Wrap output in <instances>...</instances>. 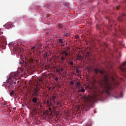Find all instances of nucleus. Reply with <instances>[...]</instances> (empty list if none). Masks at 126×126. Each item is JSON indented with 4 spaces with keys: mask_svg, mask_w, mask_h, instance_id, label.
<instances>
[{
    "mask_svg": "<svg viewBox=\"0 0 126 126\" xmlns=\"http://www.w3.org/2000/svg\"><path fill=\"white\" fill-rule=\"evenodd\" d=\"M94 71L96 74L98 73H100L103 75L102 80H99L98 84L99 86L102 88V89L105 91V92L108 95H111V92L113 89L112 86H114V87H118L120 84L119 81L116 79L117 77V75L115 72L112 74L111 77H109L107 75L104 74L105 71L102 70H100L99 68H95L94 69Z\"/></svg>",
    "mask_w": 126,
    "mask_h": 126,
    "instance_id": "1",
    "label": "nucleus"
},
{
    "mask_svg": "<svg viewBox=\"0 0 126 126\" xmlns=\"http://www.w3.org/2000/svg\"><path fill=\"white\" fill-rule=\"evenodd\" d=\"M18 73L13 72L10 74V78L11 79V81H13L14 85L15 84H18L19 83V81H18Z\"/></svg>",
    "mask_w": 126,
    "mask_h": 126,
    "instance_id": "2",
    "label": "nucleus"
},
{
    "mask_svg": "<svg viewBox=\"0 0 126 126\" xmlns=\"http://www.w3.org/2000/svg\"><path fill=\"white\" fill-rule=\"evenodd\" d=\"M13 83V82L11 81V79H10V77L7 80V86L6 87H7V89L9 91H11V90H13L14 89V87L16 86Z\"/></svg>",
    "mask_w": 126,
    "mask_h": 126,
    "instance_id": "3",
    "label": "nucleus"
},
{
    "mask_svg": "<svg viewBox=\"0 0 126 126\" xmlns=\"http://www.w3.org/2000/svg\"><path fill=\"white\" fill-rule=\"evenodd\" d=\"M39 91H40V89L38 88L34 89L32 93V96H37L39 94Z\"/></svg>",
    "mask_w": 126,
    "mask_h": 126,
    "instance_id": "4",
    "label": "nucleus"
},
{
    "mask_svg": "<svg viewBox=\"0 0 126 126\" xmlns=\"http://www.w3.org/2000/svg\"><path fill=\"white\" fill-rule=\"evenodd\" d=\"M13 50L15 52L16 54H19L20 52V47H19V45L17 44L14 47Z\"/></svg>",
    "mask_w": 126,
    "mask_h": 126,
    "instance_id": "5",
    "label": "nucleus"
},
{
    "mask_svg": "<svg viewBox=\"0 0 126 126\" xmlns=\"http://www.w3.org/2000/svg\"><path fill=\"white\" fill-rule=\"evenodd\" d=\"M69 53V48L67 47L65 50H64L63 55H64L65 57H68L70 55Z\"/></svg>",
    "mask_w": 126,
    "mask_h": 126,
    "instance_id": "6",
    "label": "nucleus"
},
{
    "mask_svg": "<svg viewBox=\"0 0 126 126\" xmlns=\"http://www.w3.org/2000/svg\"><path fill=\"white\" fill-rule=\"evenodd\" d=\"M115 32L114 35L116 37H118V36L120 37L121 36V34H123V32H122L121 30L117 31V30H115Z\"/></svg>",
    "mask_w": 126,
    "mask_h": 126,
    "instance_id": "7",
    "label": "nucleus"
},
{
    "mask_svg": "<svg viewBox=\"0 0 126 126\" xmlns=\"http://www.w3.org/2000/svg\"><path fill=\"white\" fill-rule=\"evenodd\" d=\"M126 18V15H125V14H122L118 18V21H123L124 20V18Z\"/></svg>",
    "mask_w": 126,
    "mask_h": 126,
    "instance_id": "8",
    "label": "nucleus"
},
{
    "mask_svg": "<svg viewBox=\"0 0 126 126\" xmlns=\"http://www.w3.org/2000/svg\"><path fill=\"white\" fill-rule=\"evenodd\" d=\"M56 99H57V94H53V95L51 97V100L53 103H56Z\"/></svg>",
    "mask_w": 126,
    "mask_h": 126,
    "instance_id": "9",
    "label": "nucleus"
},
{
    "mask_svg": "<svg viewBox=\"0 0 126 126\" xmlns=\"http://www.w3.org/2000/svg\"><path fill=\"white\" fill-rule=\"evenodd\" d=\"M109 25H110V27H107L108 28H109L110 29V28L111 27H112V23H113V24H115V25H116V24H115V22L113 20L111 21L110 20H109Z\"/></svg>",
    "mask_w": 126,
    "mask_h": 126,
    "instance_id": "10",
    "label": "nucleus"
},
{
    "mask_svg": "<svg viewBox=\"0 0 126 126\" xmlns=\"http://www.w3.org/2000/svg\"><path fill=\"white\" fill-rule=\"evenodd\" d=\"M10 95L12 97H14L15 96V91H12L10 92Z\"/></svg>",
    "mask_w": 126,
    "mask_h": 126,
    "instance_id": "11",
    "label": "nucleus"
},
{
    "mask_svg": "<svg viewBox=\"0 0 126 126\" xmlns=\"http://www.w3.org/2000/svg\"><path fill=\"white\" fill-rule=\"evenodd\" d=\"M77 59L78 60L82 61V60H83V57L82 55H78L77 57Z\"/></svg>",
    "mask_w": 126,
    "mask_h": 126,
    "instance_id": "12",
    "label": "nucleus"
},
{
    "mask_svg": "<svg viewBox=\"0 0 126 126\" xmlns=\"http://www.w3.org/2000/svg\"><path fill=\"white\" fill-rule=\"evenodd\" d=\"M81 84H80V82H78L76 84V86L78 88H82V87H81Z\"/></svg>",
    "mask_w": 126,
    "mask_h": 126,
    "instance_id": "13",
    "label": "nucleus"
},
{
    "mask_svg": "<svg viewBox=\"0 0 126 126\" xmlns=\"http://www.w3.org/2000/svg\"><path fill=\"white\" fill-rule=\"evenodd\" d=\"M56 106H58V107H62V102H61V101H56Z\"/></svg>",
    "mask_w": 126,
    "mask_h": 126,
    "instance_id": "14",
    "label": "nucleus"
},
{
    "mask_svg": "<svg viewBox=\"0 0 126 126\" xmlns=\"http://www.w3.org/2000/svg\"><path fill=\"white\" fill-rule=\"evenodd\" d=\"M64 4L67 8H69L70 5L68 3L64 2Z\"/></svg>",
    "mask_w": 126,
    "mask_h": 126,
    "instance_id": "15",
    "label": "nucleus"
},
{
    "mask_svg": "<svg viewBox=\"0 0 126 126\" xmlns=\"http://www.w3.org/2000/svg\"><path fill=\"white\" fill-rule=\"evenodd\" d=\"M37 97L33 98L32 99L33 103H34L35 104H36V103H37Z\"/></svg>",
    "mask_w": 126,
    "mask_h": 126,
    "instance_id": "16",
    "label": "nucleus"
},
{
    "mask_svg": "<svg viewBox=\"0 0 126 126\" xmlns=\"http://www.w3.org/2000/svg\"><path fill=\"white\" fill-rule=\"evenodd\" d=\"M78 92H82L83 93H84V92H85V89H84V88H83V87L82 88V89L78 91Z\"/></svg>",
    "mask_w": 126,
    "mask_h": 126,
    "instance_id": "17",
    "label": "nucleus"
},
{
    "mask_svg": "<svg viewBox=\"0 0 126 126\" xmlns=\"http://www.w3.org/2000/svg\"><path fill=\"white\" fill-rule=\"evenodd\" d=\"M46 103L47 104L48 107H50L51 105H52V103H50V101L49 100L47 101Z\"/></svg>",
    "mask_w": 126,
    "mask_h": 126,
    "instance_id": "18",
    "label": "nucleus"
},
{
    "mask_svg": "<svg viewBox=\"0 0 126 126\" xmlns=\"http://www.w3.org/2000/svg\"><path fill=\"white\" fill-rule=\"evenodd\" d=\"M92 126V122H90L88 123V124L86 125V126Z\"/></svg>",
    "mask_w": 126,
    "mask_h": 126,
    "instance_id": "19",
    "label": "nucleus"
},
{
    "mask_svg": "<svg viewBox=\"0 0 126 126\" xmlns=\"http://www.w3.org/2000/svg\"><path fill=\"white\" fill-rule=\"evenodd\" d=\"M59 28H60V29H62V28H63V25H62V24H59Z\"/></svg>",
    "mask_w": 126,
    "mask_h": 126,
    "instance_id": "20",
    "label": "nucleus"
},
{
    "mask_svg": "<svg viewBox=\"0 0 126 126\" xmlns=\"http://www.w3.org/2000/svg\"><path fill=\"white\" fill-rule=\"evenodd\" d=\"M59 43H63V39H59Z\"/></svg>",
    "mask_w": 126,
    "mask_h": 126,
    "instance_id": "21",
    "label": "nucleus"
},
{
    "mask_svg": "<svg viewBox=\"0 0 126 126\" xmlns=\"http://www.w3.org/2000/svg\"><path fill=\"white\" fill-rule=\"evenodd\" d=\"M76 73H78V74H79L80 71L79 70H78V69H77L76 70Z\"/></svg>",
    "mask_w": 126,
    "mask_h": 126,
    "instance_id": "22",
    "label": "nucleus"
},
{
    "mask_svg": "<svg viewBox=\"0 0 126 126\" xmlns=\"http://www.w3.org/2000/svg\"><path fill=\"white\" fill-rule=\"evenodd\" d=\"M47 57H48V55H47V53H45L44 54V58H47Z\"/></svg>",
    "mask_w": 126,
    "mask_h": 126,
    "instance_id": "23",
    "label": "nucleus"
},
{
    "mask_svg": "<svg viewBox=\"0 0 126 126\" xmlns=\"http://www.w3.org/2000/svg\"><path fill=\"white\" fill-rule=\"evenodd\" d=\"M63 68H62L61 69H60V73H62V71H63Z\"/></svg>",
    "mask_w": 126,
    "mask_h": 126,
    "instance_id": "24",
    "label": "nucleus"
},
{
    "mask_svg": "<svg viewBox=\"0 0 126 126\" xmlns=\"http://www.w3.org/2000/svg\"><path fill=\"white\" fill-rule=\"evenodd\" d=\"M64 36H66V37H67V36H68V33H64Z\"/></svg>",
    "mask_w": 126,
    "mask_h": 126,
    "instance_id": "25",
    "label": "nucleus"
},
{
    "mask_svg": "<svg viewBox=\"0 0 126 126\" xmlns=\"http://www.w3.org/2000/svg\"><path fill=\"white\" fill-rule=\"evenodd\" d=\"M75 38L76 39H78V38H79V35H76Z\"/></svg>",
    "mask_w": 126,
    "mask_h": 126,
    "instance_id": "26",
    "label": "nucleus"
},
{
    "mask_svg": "<svg viewBox=\"0 0 126 126\" xmlns=\"http://www.w3.org/2000/svg\"><path fill=\"white\" fill-rule=\"evenodd\" d=\"M70 65H73V62H70Z\"/></svg>",
    "mask_w": 126,
    "mask_h": 126,
    "instance_id": "27",
    "label": "nucleus"
},
{
    "mask_svg": "<svg viewBox=\"0 0 126 126\" xmlns=\"http://www.w3.org/2000/svg\"><path fill=\"white\" fill-rule=\"evenodd\" d=\"M35 49V46H32V50H34Z\"/></svg>",
    "mask_w": 126,
    "mask_h": 126,
    "instance_id": "28",
    "label": "nucleus"
},
{
    "mask_svg": "<svg viewBox=\"0 0 126 126\" xmlns=\"http://www.w3.org/2000/svg\"><path fill=\"white\" fill-rule=\"evenodd\" d=\"M48 110H49V112H50V111L52 110V108H51V107H49V109H48Z\"/></svg>",
    "mask_w": 126,
    "mask_h": 126,
    "instance_id": "29",
    "label": "nucleus"
},
{
    "mask_svg": "<svg viewBox=\"0 0 126 126\" xmlns=\"http://www.w3.org/2000/svg\"><path fill=\"white\" fill-rule=\"evenodd\" d=\"M70 84L73 85V81H71Z\"/></svg>",
    "mask_w": 126,
    "mask_h": 126,
    "instance_id": "30",
    "label": "nucleus"
},
{
    "mask_svg": "<svg viewBox=\"0 0 126 126\" xmlns=\"http://www.w3.org/2000/svg\"><path fill=\"white\" fill-rule=\"evenodd\" d=\"M55 80H56V81H58V80H59V78H56L55 79Z\"/></svg>",
    "mask_w": 126,
    "mask_h": 126,
    "instance_id": "31",
    "label": "nucleus"
},
{
    "mask_svg": "<svg viewBox=\"0 0 126 126\" xmlns=\"http://www.w3.org/2000/svg\"><path fill=\"white\" fill-rule=\"evenodd\" d=\"M85 110L86 112H87V111H88V109H87V108H85Z\"/></svg>",
    "mask_w": 126,
    "mask_h": 126,
    "instance_id": "32",
    "label": "nucleus"
},
{
    "mask_svg": "<svg viewBox=\"0 0 126 126\" xmlns=\"http://www.w3.org/2000/svg\"><path fill=\"white\" fill-rule=\"evenodd\" d=\"M62 60L63 61V57H61Z\"/></svg>",
    "mask_w": 126,
    "mask_h": 126,
    "instance_id": "33",
    "label": "nucleus"
},
{
    "mask_svg": "<svg viewBox=\"0 0 126 126\" xmlns=\"http://www.w3.org/2000/svg\"><path fill=\"white\" fill-rule=\"evenodd\" d=\"M21 63H21V62H19V64H21Z\"/></svg>",
    "mask_w": 126,
    "mask_h": 126,
    "instance_id": "34",
    "label": "nucleus"
},
{
    "mask_svg": "<svg viewBox=\"0 0 126 126\" xmlns=\"http://www.w3.org/2000/svg\"><path fill=\"white\" fill-rule=\"evenodd\" d=\"M61 46H62V47H63V44L62 43V44H61Z\"/></svg>",
    "mask_w": 126,
    "mask_h": 126,
    "instance_id": "35",
    "label": "nucleus"
},
{
    "mask_svg": "<svg viewBox=\"0 0 126 126\" xmlns=\"http://www.w3.org/2000/svg\"><path fill=\"white\" fill-rule=\"evenodd\" d=\"M119 7H120V6H117V9H119Z\"/></svg>",
    "mask_w": 126,
    "mask_h": 126,
    "instance_id": "36",
    "label": "nucleus"
},
{
    "mask_svg": "<svg viewBox=\"0 0 126 126\" xmlns=\"http://www.w3.org/2000/svg\"><path fill=\"white\" fill-rule=\"evenodd\" d=\"M87 56H88L89 55V52H87Z\"/></svg>",
    "mask_w": 126,
    "mask_h": 126,
    "instance_id": "37",
    "label": "nucleus"
},
{
    "mask_svg": "<svg viewBox=\"0 0 126 126\" xmlns=\"http://www.w3.org/2000/svg\"><path fill=\"white\" fill-rule=\"evenodd\" d=\"M59 71H60V70H57V72H59Z\"/></svg>",
    "mask_w": 126,
    "mask_h": 126,
    "instance_id": "38",
    "label": "nucleus"
},
{
    "mask_svg": "<svg viewBox=\"0 0 126 126\" xmlns=\"http://www.w3.org/2000/svg\"><path fill=\"white\" fill-rule=\"evenodd\" d=\"M65 44H66V45H67V42H66Z\"/></svg>",
    "mask_w": 126,
    "mask_h": 126,
    "instance_id": "39",
    "label": "nucleus"
},
{
    "mask_svg": "<svg viewBox=\"0 0 126 126\" xmlns=\"http://www.w3.org/2000/svg\"><path fill=\"white\" fill-rule=\"evenodd\" d=\"M39 81H42V80H40Z\"/></svg>",
    "mask_w": 126,
    "mask_h": 126,
    "instance_id": "40",
    "label": "nucleus"
},
{
    "mask_svg": "<svg viewBox=\"0 0 126 126\" xmlns=\"http://www.w3.org/2000/svg\"><path fill=\"white\" fill-rule=\"evenodd\" d=\"M48 5H50V4H48Z\"/></svg>",
    "mask_w": 126,
    "mask_h": 126,
    "instance_id": "41",
    "label": "nucleus"
},
{
    "mask_svg": "<svg viewBox=\"0 0 126 126\" xmlns=\"http://www.w3.org/2000/svg\"><path fill=\"white\" fill-rule=\"evenodd\" d=\"M63 60H64V57L63 58Z\"/></svg>",
    "mask_w": 126,
    "mask_h": 126,
    "instance_id": "42",
    "label": "nucleus"
},
{
    "mask_svg": "<svg viewBox=\"0 0 126 126\" xmlns=\"http://www.w3.org/2000/svg\"><path fill=\"white\" fill-rule=\"evenodd\" d=\"M0 31H1V30H0Z\"/></svg>",
    "mask_w": 126,
    "mask_h": 126,
    "instance_id": "43",
    "label": "nucleus"
}]
</instances>
